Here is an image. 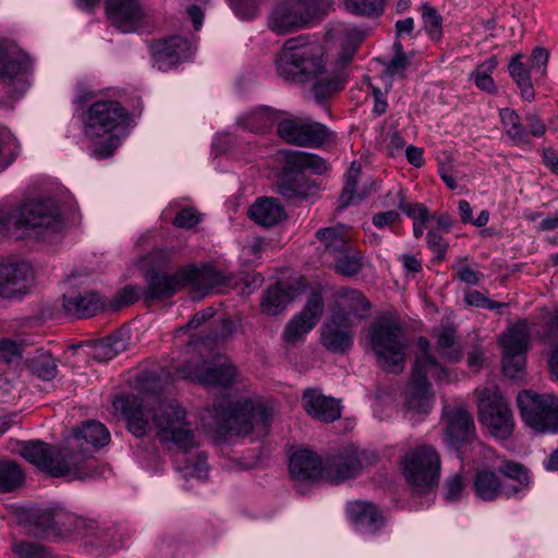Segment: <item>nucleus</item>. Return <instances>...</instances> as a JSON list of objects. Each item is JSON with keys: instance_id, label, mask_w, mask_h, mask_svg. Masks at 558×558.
<instances>
[{"instance_id": "obj_13", "label": "nucleus", "mask_w": 558, "mask_h": 558, "mask_svg": "<svg viewBox=\"0 0 558 558\" xmlns=\"http://www.w3.org/2000/svg\"><path fill=\"white\" fill-rule=\"evenodd\" d=\"M179 372L184 378L210 387H228L238 376L234 365L227 359H218L215 362H189L183 364Z\"/></svg>"}, {"instance_id": "obj_31", "label": "nucleus", "mask_w": 558, "mask_h": 558, "mask_svg": "<svg viewBox=\"0 0 558 558\" xmlns=\"http://www.w3.org/2000/svg\"><path fill=\"white\" fill-rule=\"evenodd\" d=\"M318 185L296 171L284 174L277 184V192L288 199H305L317 194Z\"/></svg>"}, {"instance_id": "obj_61", "label": "nucleus", "mask_w": 558, "mask_h": 558, "mask_svg": "<svg viewBox=\"0 0 558 558\" xmlns=\"http://www.w3.org/2000/svg\"><path fill=\"white\" fill-rule=\"evenodd\" d=\"M347 35L351 41V45L348 47H344L342 52L339 56L338 61H339L340 66H342V68L347 66L351 62L352 57L355 52V47L364 39L363 32H361L356 28L347 29Z\"/></svg>"}, {"instance_id": "obj_50", "label": "nucleus", "mask_w": 558, "mask_h": 558, "mask_svg": "<svg viewBox=\"0 0 558 558\" xmlns=\"http://www.w3.org/2000/svg\"><path fill=\"white\" fill-rule=\"evenodd\" d=\"M333 260L336 271L347 277L359 274L362 268L361 254L359 252H352L351 247L333 257Z\"/></svg>"}, {"instance_id": "obj_1", "label": "nucleus", "mask_w": 558, "mask_h": 558, "mask_svg": "<svg viewBox=\"0 0 558 558\" xmlns=\"http://www.w3.org/2000/svg\"><path fill=\"white\" fill-rule=\"evenodd\" d=\"M112 407L126 420L129 430L136 437L145 436L155 427L162 442H173L185 451L196 446L186 411L175 400H163L153 405L140 397L125 395L116 397Z\"/></svg>"}, {"instance_id": "obj_34", "label": "nucleus", "mask_w": 558, "mask_h": 558, "mask_svg": "<svg viewBox=\"0 0 558 558\" xmlns=\"http://www.w3.org/2000/svg\"><path fill=\"white\" fill-rule=\"evenodd\" d=\"M433 337L436 339L437 351L441 356L451 363L462 359L463 351L457 341V328L452 325H441L434 329Z\"/></svg>"}, {"instance_id": "obj_20", "label": "nucleus", "mask_w": 558, "mask_h": 558, "mask_svg": "<svg viewBox=\"0 0 558 558\" xmlns=\"http://www.w3.org/2000/svg\"><path fill=\"white\" fill-rule=\"evenodd\" d=\"M363 466L361 453L347 448L329 456L323 466V477L331 483H340L356 476Z\"/></svg>"}, {"instance_id": "obj_30", "label": "nucleus", "mask_w": 558, "mask_h": 558, "mask_svg": "<svg viewBox=\"0 0 558 558\" xmlns=\"http://www.w3.org/2000/svg\"><path fill=\"white\" fill-rule=\"evenodd\" d=\"M323 466L320 459L310 450H299L290 458V473L296 481L315 480L323 476Z\"/></svg>"}, {"instance_id": "obj_41", "label": "nucleus", "mask_w": 558, "mask_h": 558, "mask_svg": "<svg viewBox=\"0 0 558 558\" xmlns=\"http://www.w3.org/2000/svg\"><path fill=\"white\" fill-rule=\"evenodd\" d=\"M509 74L517 83L521 97L526 101H532L535 98V92L531 81V69L522 62V56L515 54L511 58L509 65Z\"/></svg>"}, {"instance_id": "obj_37", "label": "nucleus", "mask_w": 558, "mask_h": 558, "mask_svg": "<svg viewBox=\"0 0 558 558\" xmlns=\"http://www.w3.org/2000/svg\"><path fill=\"white\" fill-rule=\"evenodd\" d=\"M417 345L421 350V353L416 356L415 362L422 361L424 366L423 369L425 372H429V375L438 383H451L456 379V375L445 366H442L434 356L429 353V341L420 337L417 340Z\"/></svg>"}, {"instance_id": "obj_27", "label": "nucleus", "mask_w": 558, "mask_h": 558, "mask_svg": "<svg viewBox=\"0 0 558 558\" xmlns=\"http://www.w3.org/2000/svg\"><path fill=\"white\" fill-rule=\"evenodd\" d=\"M267 25L277 35H287L304 27L293 0L277 3L268 17Z\"/></svg>"}, {"instance_id": "obj_44", "label": "nucleus", "mask_w": 558, "mask_h": 558, "mask_svg": "<svg viewBox=\"0 0 558 558\" xmlns=\"http://www.w3.org/2000/svg\"><path fill=\"white\" fill-rule=\"evenodd\" d=\"M361 173V165L357 162H352L347 174H345V184L343 186L342 193L339 197L340 206L347 207L352 204H356L362 202L366 193L365 191L357 192L356 183L357 178Z\"/></svg>"}, {"instance_id": "obj_16", "label": "nucleus", "mask_w": 558, "mask_h": 558, "mask_svg": "<svg viewBox=\"0 0 558 558\" xmlns=\"http://www.w3.org/2000/svg\"><path fill=\"white\" fill-rule=\"evenodd\" d=\"M324 311V300L319 291H313L303 310L295 315L286 326L283 339L294 344L308 333L318 323Z\"/></svg>"}, {"instance_id": "obj_48", "label": "nucleus", "mask_w": 558, "mask_h": 558, "mask_svg": "<svg viewBox=\"0 0 558 558\" xmlns=\"http://www.w3.org/2000/svg\"><path fill=\"white\" fill-rule=\"evenodd\" d=\"M24 473L21 466L13 461L0 462V492L10 493L22 486Z\"/></svg>"}, {"instance_id": "obj_47", "label": "nucleus", "mask_w": 558, "mask_h": 558, "mask_svg": "<svg viewBox=\"0 0 558 558\" xmlns=\"http://www.w3.org/2000/svg\"><path fill=\"white\" fill-rule=\"evenodd\" d=\"M537 336L543 342L553 348L549 366L558 379V314L551 315L547 318L544 330L542 332H537Z\"/></svg>"}, {"instance_id": "obj_11", "label": "nucleus", "mask_w": 558, "mask_h": 558, "mask_svg": "<svg viewBox=\"0 0 558 558\" xmlns=\"http://www.w3.org/2000/svg\"><path fill=\"white\" fill-rule=\"evenodd\" d=\"M518 407L523 422L537 432H558V398L550 393L519 392Z\"/></svg>"}, {"instance_id": "obj_7", "label": "nucleus", "mask_w": 558, "mask_h": 558, "mask_svg": "<svg viewBox=\"0 0 558 558\" xmlns=\"http://www.w3.org/2000/svg\"><path fill=\"white\" fill-rule=\"evenodd\" d=\"M170 260L171 253L161 248L151 251L138 260V267L147 280V300H165L189 287L186 266L180 267L173 274L161 270Z\"/></svg>"}, {"instance_id": "obj_25", "label": "nucleus", "mask_w": 558, "mask_h": 558, "mask_svg": "<svg viewBox=\"0 0 558 558\" xmlns=\"http://www.w3.org/2000/svg\"><path fill=\"white\" fill-rule=\"evenodd\" d=\"M186 271L189 287L201 296L206 295L214 288L227 284L230 279L226 272L210 265H203L202 267L187 265Z\"/></svg>"}, {"instance_id": "obj_14", "label": "nucleus", "mask_w": 558, "mask_h": 558, "mask_svg": "<svg viewBox=\"0 0 558 558\" xmlns=\"http://www.w3.org/2000/svg\"><path fill=\"white\" fill-rule=\"evenodd\" d=\"M277 133L286 143L305 147H318L329 136V131L324 124L303 118L279 121Z\"/></svg>"}, {"instance_id": "obj_42", "label": "nucleus", "mask_w": 558, "mask_h": 558, "mask_svg": "<svg viewBox=\"0 0 558 558\" xmlns=\"http://www.w3.org/2000/svg\"><path fill=\"white\" fill-rule=\"evenodd\" d=\"M287 165L301 173L303 170H311L315 173L327 171V162L319 156L305 151H289L286 154Z\"/></svg>"}, {"instance_id": "obj_5", "label": "nucleus", "mask_w": 558, "mask_h": 558, "mask_svg": "<svg viewBox=\"0 0 558 558\" xmlns=\"http://www.w3.org/2000/svg\"><path fill=\"white\" fill-rule=\"evenodd\" d=\"M12 226L33 230L44 241H51L64 231L60 209L52 199H33L0 216V227L10 230Z\"/></svg>"}, {"instance_id": "obj_49", "label": "nucleus", "mask_w": 558, "mask_h": 558, "mask_svg": "<svg viewBox=\"0 0 558 558\" xmlns=\"http://www.w3.org/2000/svg\"><path fill=\"white\" fill-rule=\"evenodd\" d=\"M293 2L300 12L303 26L308 24L312 19L325 15L333 4L332 0H293Z\"/></svg>"}, {"instance_id": "obj_63", "label": "nucleus", "mask_w": 558, "mask_h": 558, "mask_svg": "<svg viewBox=\"0 0 558 558\" xmlns=\"http://www.w3.org/2000/svg\"><path fill=\"white\" fill-rule=\"evenodd\" d=\"M464 300H465V303L470 306H476V307H482V308H487V310L499 308V307H504L506 305L505 303H498V302L487 299L483 293H481L476 290L468 292L465 294Z\"/></svg>"}, {"instance_id": "obj_23", "label": "nucleus", "mask_w": 558, "mask_h": 558, "mask_svg": "<svg viewBox=\"0 0 558 558\" xmlns=\"http://www.w3.org/2000/svg\"><path fill=\"white\" fill-rule=\"evenodd\" d=\"M302 399L305 412L314 420L331 423L341 416L339 401L332 397L325 396L319 389H305Z\"/></svg>"}, {"instance_id": "obj_28", "label": "nucleus", "mask_w": 558, "mask_h": 558, "mask_svg": "<svg viewBox=\"0 0 558 558\" xmlns=\"http://www.w3.org/2000/svg\"><path fill=\"white\" fill-rule=\"evenodd\" d=\"M105 307L102 298L96 292L65 293L63 308L70 316L84 318L96 315Z\"/></svg>"}, {"instance_id": "obj_43", "label": "nucleus", "mask_w": 558, "mask_h": 558, "mask_svg": "<svg viewBox=\"0 0 558 558\" xmlns=\"http://www.w3.org/2000/svg\"><path fill=\"white\" fill-rule=\"evenodd\" d=\"M315 83L313 85L312 92L314 98L318 102H323L333 94L340 92L344 87V75L341 73L336 74H325L319 77V75L314 78Z\"/></svg>"}, {"instance_id": "obj_29", "label": "nucleus", "mask_w": 558, "mask_h": 558, "mask_svg": "<svg viewBox=\"0 0 558 558\" xmlns=\"http://www.w3.org/2000/svg\"><path fill=\"white\" fill-rule=\"evenodd\" d=\"M473 490L477 498L494 501L506 497V486L499 475L487 468L477 469L473 476Z\"/></svg>"}, {"instance_id": "obj_46", "label": "nucleus", "mask_w": 558, "mask_h": 558, "mask_svg": "<svg viewBox=\"0 0 558 558\" xmlns=\"http://www.w3.org/2000/svg\"><path fill=\"white\" fill-rule=\"evenodd\" d=\"M289 303V298L283 291L281 283L269 287L262 300V312L268 316H276L281 313Z\"/></svg>"}, {"instance_id": "obj_8", "label": "nucleus", "mask_w": 558, "mask_h": 558, "mask_svg": "<svg viewBox=\"0 0 558 558\" xmlns=\"http://www.w3.org/2000/svg\"><path fill=\"white\" fill-rule=\"evenodd\" d=\"M21 454L26 461L53 477L86 478L84 461L76 457V460L71 462L72 456L68 453L65 446L59 449L44 441H28L21 447Z\"/></svg>"}, {"instance_id": "obj_3", "label": "nucleus", "mask_w": 558, "mask_h": 558, "mask_svg": "<svg viewBox=\"0 0 558 558\" xmlns=\"http://www.w3.org/2000/svg\"><path fill=\"white\" fill-rule=\"evenodd\" d=\"M207 422L219 434L247 436L256 433L264 436L272 417L270 408L258 401L243 398L236 401L229 398L216 400L207 410Z\"/></svg>"}, {"instance_id": "obj_36", "label": "nucleus", "mask_w": 558, "mask_h": 558, "mask_svg": "<svg viewBox=\"0 0 558 558\" xmlns=\"http://www.w3.org/2000/svg\"><path fill=\"white\" fill-rule=\"evenodd\" d=\"M129 341L122 331H118L92 342V356L99 362H107L128 349Z\"/></svg>"}, {"instance_id": "obj_60", "label": "nucleus", "mask_w": 558, "mask_h": 558, "mask_svg": "<svg viewBox=\"0 0 558 558\" xmlns=\"http://www.w3.org/2000/svg\"><path fill=\"white\" fill-rule=\"evenodd\" d=\"M399 198L398 207L409 217L413 219V221L418 220H429V213L426 206L423 204L414 203V204H408L405 202V195L402 190L398 191L397 194Z\"/></svg>"}, {"instance_id": "obj_52", "label": "nucleus", "mask_w": 558, "mask_h": 558, "mask_svg": "<svg viewBox=\"0 0 558 558\" xmlns=\"http://www.w3.org/2000/svg\"><path fill=\"white\" fill-rule=\"evenodd\" d=\"M11 549L13 558H56L48 547L35 542H14Z\"/></svg>"}, {"instance_id": "obj_6", "label": "nucleus", "mask_w": 558, "mask_h": 558, "mask_svg": "<svg viewBox=\"0 0 558 558\" xmlns=\"http://www.w3.org/2000/svg\"><path fill=\"white\" fill-rule=\"evenodd\" d=\"M367 337L381 368L391 373L403 371L410 341L398 322L378 318L368 328Z\"/></svg>"}, {"instance_id": "obj_56", "label": "nucleus", "mask_w": 558, "mask_h": 558, "mask_svg": "<svg viewBox=\"0 0 558 558\" xmlns=\"http://www.w3.org/2000/svg\"><path fill=\"white\" fill-rule=\"evenodd\" d=\"M424 27L432 39H439L441 35V16L437 10L428 4L422 5Z\"/></svg>"}, {"instance_id": "obj_38", "label": "nucleus", "mask_w": 558, "mask_h": 558, "mask_svg": "<svg viewBox=\"0 0 558 558\" xmlns=\"http://www.w3.org/2000/svg\"><path fill=\"white\" fill-rule=\"evenodd\" d=\"M530 330L527 322L521 319L509 327L501 336L500 344L505 352H527Z\"/></svg>"}, {"instance_id": "obj_18", "label": "nucleus", "mask_w": 558, "mask_h": 558, "mask_svg": "<svg viewBox=\"0 0 558 558\" xmlns=\"http://www.w3.org/2000/svg\"><path fill=\"white\" fill-rule=\"evenodd\" d=\"M33 277V268L26 262L0 263V298L13 299L25 294Z\"/></svg>"}, {"instance_id": "obj_51", "label": "nucleus", "mask_w": 558, "mask_h": 558, "mask_svg": "<svg viewBox=\"0 0 558 558\" xmlns=\"http://www.w3.org/2000/svg\"><path fill=\"white\" fill-rule=\"evenodd\" d=\"M497 66V59L492 57L484 61L482 64L477 65V68L472 73V78L474 80L475 85L487 93H495L496 86L494 80L492 77L493 71Z\"/></svg>"}, {"instance_id": "obj_21", "label": "nucleus", "mask_w": 558, "mask_h": 558, "mask_svg": "<svg viewBox=\"0 0 558 558\" xmlns=\"http://www.w3.org/2000/svg\"><path fill=\"white\" fill-rule=\"evenodd\" d=\"M106 14L110 22L123 33L136 31L144 19L137 0H106Z\"/></svg>"}, {"instance_id": "obj_45", "label": "nucleus", "mask_w": 558, "mask_h": 558, "mask_svg": "<svg viewBox=\"0 0 558 558\" xmlns=\"http://www.w3.org/2000/svg\"><path fill=\"white\" fill-rule=\"evenodd\" d=\"M499 116L507 135L515 144L529 143V133L525 131L515 110L511 108H502L499 111Z\"/></svg>"}, {"instance_id": "obj_33", "label": "nucleus", "mask_w": 558, "mask_h": 558, "mask_svg": "<svg viewBox=\"0 0 558 558\" xmlns=\"http://www.w3.org/2000/svg\"><path fill=\"white\" fill-rule=\"evenodd\" d=\"M498 472L513 484L506 486V498L515 497L529 489L531 484V475L529 470L520 462L512 460H504L498 466Z\"/></svg>"}, {"instance_id": "obj_35", "label": "nucleus", "mask_w": 558, "mask_h": 558, "mask_svg": "<svg viewBox=\"0 0 558 558\" xmlns=\"http://www.w3.org/2000/svg\"><path fill=\"white\" fill-rule=\"evenodd\" d=\"M316 238L324 245L325 254L332 258L351 247V235L343 226L319 229Z\"/></svg>"}, {"instance_id": "obj_40", "label": "nucleus", "mask_w": 558, "mask_h": 558, "mask_svg": "<svg viewBox=\"0 0 558 558\" xmlns=\"http://www.w3.org/2000/svg\"><path fill=\"white\" fill-rule=\"evenodd\" d=\"M27 368L44 380H51L57 375V363L52 355L43 349H36L25 359Z\"/></svg>"}, {"instance_id": "obj_17", "label": "nucleus", "mask_w": 558, "mask_h": 558, "mask_svg": "<svg viewBox=\"0 0 558 558\" xmlns=\"http://www.w3.org/2000/svg\"><path fill=\"white\" fill-rule=\"evenodd\" d=\"M423 366L422 361L414 363L411 379L404 392L407 409L415 413H427L434 402V392L427 378L429 372H425Z\"/></svg>"}, {"instance_id": "obj_62", "label": "nucleus", "mask_w": 558, "mask_h": 558, "mask_svg": "<svg viewBox=\"0 0 558 558\" xmlns=\"http://www.w3.org/2000/svg\"><path fill=\"white\" fill-rule=\"evenodd\" d=\"M550 52L545 47H535L530 56V69L531 71L539 72L542 77L547 74V64L549 61Z\"/></svg>"}, {"instance_id": "obj_32", "label": "nucleus", "mask_w": 558, "mask_h": 558, "mask_svg": "<svg viewBox=\"0 0 558 558\" xmlns=\"http://www.w3.org/2000/svg\"><path fill=\"white\" fill-rule=\"evenodd\" d=\"M252 220L263 227H272L286 218V210L279 199L260 197L250 207Z\"/></svg>"}, {"instance_id": "obj_10", "label": "nucleus", "mask_w": 558, "mask_h": 558, "mask_svg": "<svg viewBox=\"0 0 558 558\" xmlns=\"http://www.w3.org/2000/svg\"><path fill=\"white\" fill-rule=\"evenodd\" d=\"M480 421L499 439H508L514 429L509 403L497 387L476 389Z\"/></svg>"}, {"instance_id": "obj_26", "label": "nucleus", "mask_w": 558, "mask_h": 558, "mask_svg": "<svg viewBox=\"0 0 558 558\" xmlns=\"http://www.w3.org/2000/svg\"><path fill=\"white\" fill-rule=\"evenodd\" d=\"M371 303L365 295L354 289L341 288L337 292V303L332 313H341L352 318V326L368 316Z\"/></svg>"}, {"instance_id": "obj_53", "label": "nucleus", "mask_w": 558, "mask_h": 558, "mask_svg": "<svg viewBox=\"0 0 558 558\" xmlns=\"http://www.w3.org/2000/svg\"><path fill=\"white\" fill-rule=\"evenodd\" d=\"M385 0H344L345 9L361 16H377L384 11Z\"/></svg>"}, {"instance_id": "obj_54", "label": "nucleus", "mask_w": 558, "mask_h": 558, "mask_svg": "<svg viewBox=\"0 0 558 558\" xmlns=\"http://www.w3.org/2000/svg\"><path fill=\"white\" fill-rule=\"evenodd\" d=\"M82 521L62 508H54L56 535H66L78 529Z\"/></svg>"}, {"instance_id": "obj_58", "label": "nucleus", "mask_w": 558, "mask_h": 558, "mask_svg": "<svg viewBox=\"0 0 558 558\" xmlns=\"http://www.w3.org/2000/svg\"><path fill=\"white\" fill-rule=\"evenodd\" d=\"M22 68V63L12 58L5 47L0 44V81L15 77Z\"/></svg>"}, {"instance_id": "obj_4", "label": "nucleus", "mask_w": 558, "mask_h": 558, "mask_svg": "<svg viewBox=\"0 0 558 558\" xmlns=\"http://www.w3.org/2000/svg\"><path fill=\"white\" fill-rule=\"evenodd\" d=\"M276 66L284 81L306 83L323 75L326 63L319 44L296 37L286 40L277 54Z\"/></svg>"}, {"instance_id": "obj_59", "label": "nucleus", "mask_w": 558, "mask_h": 558, "mask_svg": "<svg viewBox=\"0 0 558 558\" xmlns=\"http://www.w3.org/2000/svg\"><path fill=\"white\" fill-rule=\"evenodd\" d=\"M399 198L398 207L409 217L413 219V221L418 220H429V213L426 206L423 204L414 203V204H408L405 202V195L402 190L398 191L397 194Z\"/></svg>"}, {"instance_id": "obj_64", "label": "nucleus", "mask_w": 558, "mask_h": 558, "mask_svg": "<svg viewBox=\"0 0 558 558\" xmlns=\"http://www.w3.org/2000/svg\"><path fill=\"white\" fill-rule=\"evenodd\" d=\"M393 48H395V51H396V54L393 56V58L390 60L388 66H387V71L391 74V75H397V74H402L403 71L408 68L409 65V59L408 57L403 53L402 51V45L400 43H395L393 44Z\"/></svg>"}, {"instance_id": "obj_57", "label": "nucleus", "mask_w": 558, "mask_h": 558, "mask_svg": "<svg viewBox=\"0 0 558 558\" xmlns=\"http://www.w3.org/2000/svg\"><path fill=\"white\" fill-rule=\"evenodd\" d=\"M25 348L22 342L12 339L0 340V361L5 364H11L23 357Z\"/></svg>"}, {"instance_id": "obj_24", "label": "nucleus", "mask_w": 558, "mask_h": 558, "mask_svg": "<svg viewBox=\"0 0 558 558\" xmlns=\"http://www.w3.org/2000/svg\"><path fill=\"white\" fill-rule=\"evenodd\" d=\"M347 514L354 527L364 533L375 534L385 525V518L373 502L354 500L347 507Z\"/></svg>"}, {"instance_id": "obj_15", "label": "nucleus", "mask_w": 558, "mask_h": 558, "mask_svg": "<svg viewBox=\"0 0 558 558\" xmlns=\"http://www.w3.org/2000/svg\"><path fill=\"white\" fill-rule=\"evenodd\" d=\"M445 442L456 449L475 438V425L471 413L463 405L444 410Z\"/></svg>"}, {"instance_id": "obj_12", "label": "nucleus", "mask_w": 558, "mask_h": 558, "mask_svg": "<svg viewBox=\"0 0 558 558\" xmlns=\"http://www.w3.org/2000/svg\"><path fill=\"white\" fill-rule=\"evenodd\" d=\"M109 441L110 434L106 426L97 421H88L73 430L72 436L65 442V449L72 456L71 462L75 461L76 457L82 458L83 464L86 465L87 478L94 475L95 461L90 459L89 450L84 447V444L100 448L108 445Z\"/></svg>"}, {"instance_id": "obj_39", "label": "nucleus", "mask_w": 558, "mask_h": 558, "mask_svg": "<svg viewBox=\"0 0 558 558\" xmlns=\"http://www.w3.org/2000/svg\"><path fill=\"white\" fill-rule=\"evenodd\" d=\"M279 112L267 108H257L240 119V124L251 132H265L279 122Z\"/></svg>"}, {"instance_id": "obj_55", "label": "nucleus", "mask_w": 558, "mask_h": 558, "mask_svg": "<svg viewBox=\"0 0 558 558\" xmlns=\"http://www.w3.org/2000/svg\"><path fill=\"white\" fill-rule=\"evenodd\" d=\"M526 352H505L502 356V369L510 378H520L525 367Z\"/></svg>"}, {"instance_id": "obj_2", "label": "nucleus", "mask_w": 558, "mask_h": 558, "mask_svg": "<svg viewBox=\"0 0 558 558\" xmlns=\"http://www.w3.org/2000/svg\"><path fill=\"white\" fill-rule=\"evenodd\" d=\"M130 122L128 110L114 100H98L87 110L83 132L90 142V154L106 159L114 154Z\"/></svg>"}, {"instance_id": "obj_22", "label": "nucleus", "mask_w": 558, "mask_h": 558, "mask_svg": "<svg viewBox=\"0 0 558 558\" xmlns=\"http://www.w3.org/2000/svg\"><path fill=\"white\" fill-rule=\"evenodd\" d=\"M190 44L180 36L155 40L150 44L154 64L166 71L187 58Z\"/></svg>"}, {"instance_id": "obj_9", "label": "nucleus", "mask_w": 558, "mask_h": 558, "mask_svg": "<svg viewBox=\"0 0 558 558\" xmlns=\"http://www.w3.org/2000/svg\"><path fill=\"white\" fill-rule=\"evenodd\" d=\"M407 483L417 493L434 489L439 482L441 461L430 445H420L408 450L401 460Z\"/></svg>"}, {"instance_id": "obj_19", "label": "nucleus", "mask_w": 558, "mask_h": 558, "mask_svg": "<svg viewBox=\"0 0 558 558\" xmlns=\"http://www.w3.org/2000/svg\"><path fill=\"white\" fill-rule=\"evenodd\" d=\"M352 318L332 313L322 330V343L330 352L344 353L353 344Z\"/></svg>"}]
</instances>
